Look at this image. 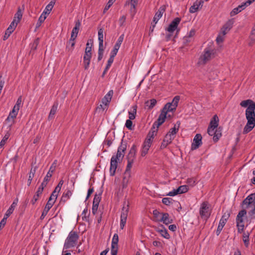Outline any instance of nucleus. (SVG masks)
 I'll use <instances>...</instances> for the list:
<instances>
[{
    "instance_id": "nucleus-24",
    "label": "nucleus",
    "mask_w": 255,
    "mask_h": 255,
    "mask_svg": "<svg viewBox=\"0 0 255 255\" xmlns=\"http://www.w3.org/2000/svg\"><path fill=\"white\" fill-rule=\"evenodd\" d=\"M232 25L233 23L231 22V21H228L223 26L219 33L225 36L227 33V32L231 29V28L232 27Z\"/></svg>"
},
{
    "instance_id": "nucleus-51",
    "label": "nucleus",
    "mask_w": 255,
    "mask_h": 255,
    "mask_svg": "<svg viewBox=\"0 0 255 255\" xmlns=\"http://www.w3.org/2000/svg\"><path fill=\"white\" fill-rule=\"evenodd\" d=\"M15 208V206H13L12 204L10 205L9 208L8 209V210L6 211L5 214H4V216L6 218H8L10 215L13 213V211L14 210V209Z\"/></svg>"
},
{
    "instance_id": "nucleus-40",
    "label": "nucleus",
    "mask_w": 255,
    "mask_h": 255,
    "mask_svg": "<svg viewBox=\"0 0 255 255\" xmlns=\"http://www.w3.org/2000/svg\"><path fill=\"white\" fill-rule=\"evenodd\" d=\"M157 101L154 99H152L145 103V107L148 109H152L156 105Z\"/></svg>"
},
{
    "instance_id": "nucleus-13",
    "label": "nucleus",
    "mask_w": 255,
    "mask_h": 255,
    "mask_svg": "<svg viewBox=\"0 0 255 255\" xmlns=\"http://www.w3.org/2000/svg\"><path fill=\"white\" fill-rule=\"evenodd\" d=\"M18 111V110L13 108L12 111L9 112V114L6 119V122L10 123L9 127H11L14 124V120L16 118Z\"/></svg>"
},
{
    "instance_id": "nucleus-57",
    "label": "nucleus",
    "mask_w": 255,
    "mask_h": 255,
    "mask_svg": "<svg viewBox=\"0 0 255 255\" xmlns=\"http://www.w3.org/2000/svg\"><path fill=\"white\" fill-rule=\"evenodd\" d=\"M187 183L190 186L193 187L196 184V180L194 178H189L187 180Z\"/></svg>"
},
{
    "instance_id": "nucleus-59",
    "label": "nucleus",
    "mask_w": 255,
    "mask_h": 255,
    "mask_svg": "<svg viewBox=\"0 0 255 255\" xmlns=\"http://www.w3.org/2000/svg\"><path fill=\"white\" fill-rule=\"evenodd\" d=\"M224 36L222 34L219 33L216 39L217 43L218 44L222 43L224 39Z\"/></svg>"
},
{
    "instance_id": "nucleus-6",
    "label": "nucleus",
    "mask_w": 255,
    "mask_h": 255,
    "mask_svg": "<svg viewBox=\"0 0 255 255\" xmlns=\"http://www.w3.org/2000/svg\"><path fill=\"white\" fill-rule=\"evenodd\" d=\"M247 213V211L245 209H242L239 211L236 217V222L239 234H241L244 230V217L246 215Z\"/></svg>"
},
{
    "instance_id": "nucleus-7",
    "label": "nucleus",
    "mask_w": 255,
    "mask_h": 255,
    "mask_svg": "<svg viewBox=\"0 0 255 255\" xmlns=\"http://www.w3.org/2000/svg\"><path fill=\"white\" fill-rule=\"evenodd\" d=\"M214 54V50L209 47L205 48L203 54L199 58V63L201 64H206L208 61L211 60Z\"/></svg>"
},
{
    "instance_id": "nucleus-5",
    "label": "nucleus",
    "mask_w": 255,
    "mask_h": 255,
    "mask_svg": "<svg viewBox=\"0 0 255 255\" xmlns=\"http://www.w3.org/2000/svg\"><path fill=\"white\" fill-rule=\"evenodd\" d=\"M154 132L155 131H149L148 133L140 150L141 156L144 157L148 153L149 148L151 147L153 141Z\"/></svg>"
},
{
    "instance_id": "nucleus-8",
    "label": "nucleus",
    "mask_w": 255,
    "mask_h": 255,
    "mask_svg": "<svg viewBox=\"0 0 255 255\" xmlns=\"http://www.w3.org/2000/svg\"><path fill=\"white\" fill-rule=\"evenodd\" d=\"M210 204L208 201L202 203L199 209V214L202 218L208 219L211 215L209 209Z\"/></svg>"
},
{
    "instance_id": "nucleus-4",
    "label": "nucleus",
    "mask_w": 255,
    "mask_h": 255,
    "mask_svg": "<svg viewBox=\"0 0 255 255\" xmlns=\"http://www.w3.org/2000/svg\"><path fill=\"white\" fill-rule=\"evenodd\" d=\"M79 237L77 232L73 231H71L65 240L63 250H67L76 246Z\"/></svg>"
},
{
    "instance_id": "nucleus-15",
    "label": "nucleus",
    "mask_w": 255,
    "mask_h": 255,
    "mask_svg": "<svg viewBox=\"0 0 255 255\" xmlns=\"http://www.w3.org/2000/svg\"><path fill=\"white\" fill-rule=\"evenodd\" d=\"M114 92L112 90H110L108 93L104 96L102 100V103L105 106L103 110L107 109L109 104L111 101Z\"/></svg>"
},
{
    "instance_id": "nucleus-21",
    "label": "nucleus",
    "mask_w": 255,
    "mask_h": 255,
    "mask_svg": "<svg viewBox=\"0 0 255 255\" xmlns=\"http://www.w3.org/2000/svg\"><path fill=\"white\" fill-rule=\"evenodd\" d=\"M173 139V137L171 138V136L166 134L161 142L160 149H163L165 148L168 145L172 143Z\"/></svg>"
},
{
    "instance_id": "nucleus-49",
    "label": "nucleus",
    "mask_w": 255,
    "mask_h": 255,
    "mask_svg": "<svg viewBox=\"0 0 255 255\" xmlns=\"http://www.w3.org/2000/svg\"><path fill=\"white\" fill-rule=\"evenodd\" d=\"M231 215V212L229 211H227L225 213H223L221 219H220L221 221H224L226 223L227 221L229 219V217Z\"/></svg>"
},
{
    "instance_id": "nucleus-32",
    "label": "nucleus",
    "mask_w": 255,
    "mask_h": 255,
    "mask_svg": "<svg viewBox=\"0 0 255 255\" xmlns=\"http://www.w3.org/2000/svg\"><path fill=\"white\" fill-rule=\"evenodd\" d=\"M137 106L136 105H134L131 107L132 110L128 111V118L129 120H133L135 118V115L136 114Z\"/></svg>"
},
{
    "instance_id": "nucleus-10",
    "label": "nucleus",
    "mask_w": 255,
    "mask_h": 255,
    "mask_svg": "<svg viewBox=\"0 0 255 255\" xmlns=\"http://www.w3.org/2000/svg\"><path fill=\"white\" fill-rule=\"evenodd\" d=\"M128 213V206H124L122 208L120 217V228L123 229L126 224L127 217Z\"/></svg>"
},
{
    "instance_id": "nucleus-18",
    "label": "nucleus",
    "mask_w": 255,
    "mask_h": 255,
    "mask_svg": "<svg viewBox=\"0 0 255 255\" xmlns=\"http://www.w3.org/2000/svg\"><path fill=\"white\" fill-rule=\"evenodd\" d=\"M17 24L14 22H11L5 31L4 35L3 36V40L7 39L9 35L13 32L16 27Z\"/></svg>"
},
{
    "instance_id": "nucleus-27",
    "label": "nucleus",
    "mask_w": 255,
    "mask_h": 255,
    "mask_svg": "<svg viewBox=\"0 0 255 255\" xmlns=\"http://www.w3.org/2000/svg\"><path fill=\"white\" fill-rule=\"evenodd\" d=\"M22 16V11L20 7H18L16 12L15 13L12 22L17 24L19 22Z\"/></svg>"
},
{
    "instance_id": "nucleus-28",
    "label": "nucleus",
    "mask_w": 255,
    "mask_h": 255,
    "mask_svg": "<svg viewBox=\"0 0 255 255\" xmlns=\"http://www.w3.org/2000/svg\"><path fill=\"white\" fill-rule=\"evenodd\" d=\"M75 39H72V38L70 37L69 41L67 42L66 49L68 52H69L70 54H71L73 50L74 46L75 45Z\"/></svg>"
},
{
    "instance_id": "nucleus-50",
    "label": "nucleus",
    "mask_w": 255,
    "mask_h": 255,
    "mask_svg": "<svg viewBox=\"0 0 255 255\" xmlns=\"http://www.w3.org/2000/svg\"><path fill=\"white\" fill-rule=\"evenodd\" d=\"M101 200V193L96 194L93 199V204L99 205Z\"/></svg>"
},
{
    "instance_id": "nucleus-23",
    "label": "nucleus",
    "mask_w": 255,
    "mask_h": 255,
    "mask_svg": "<svg viewBox=\"0 0 255 255\" xmlns=\"http://www.w3.org/2000/svg\"><path fill=\"white\" fill-rule=\"evenodd\" d=\"M219 128L212 130V133L208 132L210 135L213 136V139L214 142H217L222 136L221 130Z\"/></svg>"
},
{
    "instance_id": "nucleus-19",
    "label": "nucleus",
    "mask_w": 255,
    "mask_h": 255,
    "mask_svg": "<svg viewBox=\"0 0 255 255\" xmlns=\"http://www.w3.org/2000/svg\"><path fill=\"white\" fill-rule=\"evenodd\" d=\"M165 6L162 5L160 6L153 17V22L155 23V24H156L159 19L162 17L163 13L165 12Z\"/></svg>"
},
{
    "instance_id": "nucleus-16",
    "label": "nucleus",
    "mask_w": 255,
    "mask_h": 255,
    "mask_svg": "<svg viewBox=\"0 0 255 255\" xmlns=\"http://www.w3.org/2000/svg\"><path fill=\"white\" fill-rule=\"evenodd\" d=\"M155 231L159 233L162 237L166 239H169L170 237L167 229L163 225H160L158 227H156Z\"/></svg>"
},
{
    "instance_id": "nucleus-29",
    "label": "nucleus",
    "mask_w": 255,
    "mask_h": 255,
    "mask_svg": "<svg viewBox=\"0 0 255 255\" xmlns=\"http://www.w3.org/2000/svg\"><path fill=\"white\" fill-rule=\"evenodd\" d=\"M80 26V22L79 20H78L76 22L75 25L72 30L71 35V38H72V39L76 38L79 32Z\"/></svg>"
},
{
    "instance_id": "nucleus-35",
    "label": "nucleus",
    "mask_w": 255,
    "mask_h": 255,
    "mask_svg": "<svg viewBox=\"0 0 255 255\" xmlns=\"http://www.w3.org/2000/svg\"><path fill=\"white\" fill-rule=\"evenodd\" d=\"M250 233L249 232H244L243 235V241L246 248H248L250 245Z\"/></svg>"
},
{
    "instance_id": "nucleus-20",
    "label": "nucleus",
    "mask_w": 255,
    "mask_h": 255,
    "mask_svg": "<svg viewBox=\"0 0 255 255\" xmlns=\"http://www.w3.org/2000/svg\"><path fill=\"white\" fill-rule=\"evenodd\" d=\"M203 3L204 1L202 0L199 1L196 0L195 2H194L193 4L190 7L189 12L192 13L196 12L199 9L202 8Z\"/></svg>"
},
{
    "instance_id": "nucleus-52",
    "label": "nucleus",
    "mask_w": 255,
    "mask_h": 255,
    "mask_svg": "<svg viewBox=\"0 0 255 255\" xmlns=\"http://www.w3.org/2000/svg\"><path fill=\"white\" fill-rule=\"evenodd\" d=\"M134 161L128 160V164L126 167V171L124 173L130 174V169Z\"/></svg>"
},
{
    "instance_id": "nucleus-37",
    "label": "nucleus",
    "mask_w": 255,
    "mask_h": 255,
    "mask_svg": "<svg viewBox=\"0 0 255 255\" xmlns=\"http://www.w3.org/2000/svg\"><path fill=\"white\" fill-rule=\"evenodd\" d=\"M152 214L154 217L153 221L155 222H160V219L162 217V212H160L155 209L153 211Z\"/></svg>"
},
{
    "instance_id": "nucleus-17",
    "label": "nucleus",
    "mask_w": 255,
    "mask_h": 255,
    "mask_svg": "<svg viewBox=\"0 0 255 255\" xmlns=\"http://www.w3.org/2000/svg\"><path fill=\"white\" fill-rule=\"evenodd\" d=\"M137 147L135 144H133L127 155V160L134 161L136 157Z\"/></svg>"
},
{
    "instance_id": "nucleus-55",
    "label": "nucleus",
    "mask_w": 255,
    "mask_h": 255,
    "mask_svg": "<svg viewBox=\"0 0 255 255\" xmlns=\"http://www.w3.org/2000/svg\"><path fill=\"white\" fill-rule=\"evenodd\" d=\"M22 104V97L19 96L18 98L17 99L16 104L14 106L13 108L15 109H17L19 110L20 107H21Z\"/></svg>"
},
{
    "instance_id": "nucleus-43",
    "label": "nucleus",
    "mask_w": 255,
    "mask_h": 255,
    "mask_svg": "<svg viewBox=\"0 0 255 255\" xmlns=\"http://www.w3.org/2000/svg\"><path fill=\"white\" fill-rule=\"evenodd\" d=\"M176 190L178 194H180L187 192L189 190V188L187 185H181L176 189Z\"/></svg>"
},
{
    "instance_id": "nucleus-26",
    "label": "nucleus",
    "mask_w": 255,
    "mask_h": 255,
    "mask_svg": "<svg viewBox=\"0 0 255 255\" xmlns=\"http://www.w3.org/2000/svg\"><path fill=\"white\" fill-rule=\"evenodd\" d=\"M92 55L84 54L83 64L85 70H88L90 66Z\"/></svg>"
},
{
    "instance_id": "nucleus-61",
    "label": "nucleus",
    "mask_w": 255,
    "mask_h": 255,
    "mask_svg": "<svg viewBox=\"0 0 255 255\" xmlns=\"http://www.w3.org/2000/svg\"><path fill=\"white\" fill-rule=\"evenodd\" d=\"M241 9H239L238 7L234 8L230 12V15L231 16H233L238 13H239L240 12H241Z\"/></svg>"
},
{
    "instance_id": "nucleus-3",
    "label": "nucleus",
    "mask_w": 255,
    "mask_h": 255,
    "mask_svg": "<svg viewBox=\"0 0 255 255\" xmlns=\"http://www.w3.org/2000/svg\"><path fill=\"white\" fill-rule=\"evenodd\" d=\"M126 149L127 144L124 143L122 140L120 146L118 147L117 154L113 155L111 159L110 173L111 176L115 174L118 163L123 159Z\"/></svg>"
},
{
    "instance_id": "nucleus-31",
    "label": "nucleus",
    "mask_w": 255,
    "mask_h": 255,
    "mask_svg": "<svg viewBox=\"0 0 255 255\" xmlns=\"http://www.w3.org/2000/svg\"><path fill=\"white\" fill-rule=\"evenodd\" d=\"M52 206L53 205L51 203H49L48 202H47L45 206V208L43 209L41 215L40 216V218L41 220H43L45 218V217L47 215L48 211L52 208Z\"/></svg>"
},
{
    "instance_id": "nucleus-41",
    "label": "nucleus",
    "mask_w": 255,
    "mask_h": 255,
    "mask_svg": "<svg viewBox=\"0 0 255 255\" xmlns=\"http://www.w3.org/2000/svg\"><path fill=\"white\" fill-rule=\"evenodd\" d=\"M42 194V192L37 189L35 195L33 196L32 199L31 201V203L32 205H34L36 203V202L38 200L39 197Z\"/></svg>"
},
{
    "instance_id": "nucleus-33",
    "label": "nucleus",
    "mask_w": 255,
    "mask_h": 255,
    "mask_svg": "<svg viewBox=\"0 0 255 255\" xmlns=\"http://www.w3.org/2000/svg\"><path fill=\"white\" fill-rule=\"evenodd\" d=\"M130 178V174H127L124 173L122 180V188L125 189L127 187Z\"/></svg>"
},
{
    "instance_id": "nucleus-39",
    "label": "nucleus",
    "mask_w": 255,
    "mask_h": 255,
    "mask_svg": "<svg viewBox=\"0 0 255 255\" xmlns=\"http://www.w3.org/2000/svg\"><path fill=\"white\" fill-rule=\"evenodd\" d=\"M36 170V167L31 168L29 173L28 178L27 180V185L29 186L31 183V181L34 177Z\"/></svg>"
},
{
    "instance_id": "nucleus-9",
    "label": "nucleus",
    "mask_w": 255,
    "mask_h": 255,
    "mask_svg": "<svg viewBox=\"0 0 255 255\" xmlns=\"http://www.w3.org/2000/svg\"><path fill=\"white\" fill-rule=\"evenodd\" d=\"M180 21H181L180 18L176 17L171 21V22L169 24L168 27L166 29V30L168 31L169 33H170V34L167 35L166 36V40L167 41H168L170 38V37L172 35L173 32L177 28L178 25H179Z\"/></svg>"
},
{
    "instance_id": "nucleus-44",
    "label": "nucleus",
    "mask_w": 255,
    "mask_h": 255,
    "mask_svg": "<svg viewBox=\"0 0 255 255\" xmlns=\"http://www.w3.org/2000/svg\"><path fill=\"white\" fill-rule=\"evenodd\" d=\"M54 172V166L50 167L49 171H48L46 175L44 177V180L46 181H49L50 180V178L52 176L53 173Z\"/></svg>"
},
{
    "instance_id": "nucleus-36",
    "label": "nucleus",
    "mask_w": 255,
    "mask_h": 255,
    "mask_svg": "<svg viewBox=\"0 0 255 255\" xmlns=\"http://www.w3.org/2000/svg\"><path fill=\"white\" fill-rule=\"evenodd\" d=\"M58 108V103H54L50 110L49 116H48V120H50L52 119L56 113L57 110Z\"/></svg>"
},
{
    "instance_id": "nucleus-14",
    "label": "nucleus",
    "mask_w": 255,
    "mask_h": 255,
    "mask_svg": "<svg viewBox=\"0 0 255 255\" xmlns=\"http://www.w3.org/2000/svg\"><path fill=\"white\" fill-rule=\"evenodd\" d=\"M202 137L201 134L197 133L194 137L193 141L191 144V149L195 150L199 148L202 144Z\"/></svg>"
},
{
    "instance_id": "nucleus-47",
    "label": "nucleus",
    "mask_w": 255,
    "mask_h": 255,
    "mask_svg": "<svg viewBox=\"0 0 255 255\" xmlns=\"http://www.w3.org/2000/svg\"><path fill=\"white\" fill-rule=\"evenodd\" d=\"M10 136L9 131H7L2 140L0 142V148H2L6 143V140L8 139Z\"/></svg>"
},
{
    "instance_id": "nucleus-11",
    "label": "nucleus",
    "mask_w": 255,
    "mask_h": 255,
    "mask_svg": "<svg viewBox=\"0 0 255 255\" xmlns=\"http://www.w3.org/2000/svg\"><path fill=\"white\" fill-rule=\"evenodd\" d=\"M255 203V192L248 195L242 202V205L245 206V208H250L253 204Z\"/></svg>"
},
{
    "instance_id": "nucleus-46",
    "label": "nucleus",
    "mask_w": 255,
    "mask_h": 255,
    "mask_svg": "<svg viewBox=\"0 0 255 255\" xmlns=\"http://www.w3.org/2000/svg\"><path fill=\"white\" fill-rule=\"evenodd\" d=\"M225 224V222L221 221V220H220L219 224L218 226L217 229L216 231V235L217 236H219L220 235Z\"/></svg>"
},
{
    "instance_id": "nucleus-42",
    "label": "nucleus",
    "mask_w": 255,
    "mask_h": 255,
    "mask_svg": "<svg viewBox=\"0 0 255 255\" xmlns=\"http://www.w3.org/2000/svg\"><path fill=\"white\" fill-rule=\"evenodd\" d=\"M103 29L102 28L98 30V40H99V45L103 46V41H104V34H103Z\"/></svg>"
},
{
    "instance_id": "nucleus-58",
    "label": "nucleus",
    "mask_w": 255,
    "mask_h": 255,
    "mask_svg": "<svg viewBox=\"0 0 255 255\" xmlns=\"http://www.w3.org/2000/svg\"><path fill=\"white\" fill-rule=\"evenodd\" d=\"M250 38L253 43L255 42V25L252 28L250 35Z\"/></svg>"
},
{
    "instance_id": "nucleus-30",
    "label": "nucleus",
    "mask_w": 255,
    "mask_h": 255,
    "mask_svg": "<svg viewBox=\"0 0 255 255\" xmlns=\"http://www.w3.org/2000/svg\"><path fill=\"white\" fill-rule=\"evenodd\" d=\"M93 45V40L91 39H88L86 43V47L84 54L92 55V49Z\"/></svg>"
},
{
    "instance_id": "nucleus-54",
    "label": "nucleus",
    "mask_w": 255,
    "mask_h": 255,
    "mask_svg": "<svg viewBox=\"0 0 255 255\" xmlns=\"http://www.w3.org/2000/svg\"><path fill=\"white\" fill-rule=\"evenodd\" d=\"M103 47V46H100V45H99L98 57V60L99 61H101L103 57L104 49Z\"/></svg>"
},
{
    "instance_id": "nucleus-38",
    "label": "nucleus",
    "mask_w": 255,
    "mask_h": 255,
    "mask_svg": "<svg viewBox=\"0 0 255 255\" xmlns=\"http://www.w3.org/2000/svg\"><path fill=\"white\" fill-rule=\"evenodd\" d=\"M179 130V127L177 128L176 127V125H175L173 128H172L170 129L169 131L166 134L167 135L171 136V138L173 137L174 139L175 138L176 134Z\"/></svg>"
},
{
    "instance_id": "nucleus-62",
    "label": "nucleus",
    "mask_w": 255,
    "mask_h": 255,
    "mask_svg": "<svg viewBox=\"0 0 255 255\" xmlns=\"http://www.w3.org/2000/svg\"><path fill=\"white\" fill-rule=\"evenodd\" d=\"M119 242V236L117 234H115L113 236L112 241V244L116 245L118 244Z\"/></svg>"
},
{
    "instance_id": "nucleus-60",
    "label": "nucleus",
    "mask_w": 255,
    "mask_h": 255,
    "mask_svg": "<svg viewBox=\"0 0 255 255\" xmlns=\"http://www.w3.org/2000/svg\"><path fill=\"white\" fill-rule=\"evenodd\" d=\"M132 122L131 120H127L126 122L125 126L129 130L132 129Z\"/></svg>"
},
{
    "instance_id": "nucleus-2",
    "label": "nucleus",
    "mask_w": 255,
    "mask_h": 255,
    "mask_svg": "<svg viewBox=\"0 0 255 255\" xmlns=\"http://www.w3.org/2000/svg\"><path fill=\"white\" fill-rule=\"evenodd\" d=\"M180 98L179 96H176L174 97L171 102L168 103L164 105V107L161 110V113L157 121L153 124V126L154 127L156 126L158 128L165 122L168 112H173L176 110Z\"/></svg>"
},
{
    "instance_id": "nucleus-53",
    "label": "nucleus",
    "mask_w": 255,
    "mask_h": 255,
    "mask_svg": "<svg viewBox=\"0 0 255 255\" xmlns=\"http://www.w3.org/2000/svg\"><path fill=\"white\" fill-rule=\"evenodd\" d=\"M173 200L171 198L165 197L162 199V202L165 205L169 206L172 204Z\"/></svg>"
},
{
    "instance_id": "nucleus-56",
    "label": "nucleus",
    "mask_w": 255,
    "mask_h": 255,
    "mask_svg": "<svg viewBox=\"0 0 255 255\" xmlns=\"http://www.w3.org/2000/svg\"><path fill=\"white\" fill-rule=\"evenodd\" d=\"M118 249V244L114 245L111 244V255H117Z\"/></svg>"
},
{
    "instance_id": "nucleus-63",
    "label": "nucleus",
    "mask_w": 255,
    "mask_h": 255,
    "mask_svg": "<svg viewBox=\"0 0 255 255\" xmlns=\"http://www.w3.org/2000/svg\"><path fill=\"white\" fill-rule=\"evenodd\" d=\"M195 30L194 29H192L190 31L187 33L186 36L185 38H191L193 37L195 34Z\"/></svg>"
},
{
    "instance_id": "nucleus-12",
    "label": "nucleus",
    "mask_w": 255,
    "mask_h": 255,
    "mask_svg": "<svg viewBox=\"0 0 255 255\" xmlns=\"http://www.w3.org/2000/svg\"><path fill=\"white\" fill-rule=\"evenodd\" d=\"M219 119L217 115H215L211 119L209 127L207 129V132L212 133V130L217 129L219 125Z\"/></svg>"
},
{
    "instance_id": "nucleus-1",
    "label": "nucleus",
    "mask_w": 255,
    "mask_h": 255,
    "mask_svg": "<svg viewBox=\"0 0 255 255\" xmlns=\"http://www.w3.org/2000/svg\"><path fill=\"white\" fill-rule=\"evenodd\" d=\"M240 106L242 107H247L245 113L247 123L243 131V134H247L252 130L255 127V102L250 99L244 100L240 103Z\"/></svg>"
},
{
    "instance_id": "nucleus-25",
    "label": "nucleus",
    "mask_w": 255,
    "mask_h": 255,
    "mask_svg": "<svg viewBox=\"0 0 255 255\" xmlns=\"http://www.w3.org/2000/svg\"><path fill=\"white\" fill-rule=\"evenodd\" d=\"M160 222H162L165 225H168L173 222V220L170 219L169 215L167 213H163L162 214V217L160 219Z\"/></svg>"
},
{
    "instance_id": "nucleus-64",
    "label": "nucleus",
    "mask_w": 255,
    "mask_h": 255,
    "mask_svg": "<svg viewBox=\"0 0 255 255\" xmlns=\"http://www.w3.org/2000/svg\"><path fill=\"white\" fill-rule=\"evenodd\" d=\"M249 215L251 218H255V202L254 204V208L249 212Z\"/></svg>"
},
{
    "instance_id": "nucleus-48",
    "label": "nucleus",
    "mask_w": 255,
    "mask_h": 255,
    "mask_svg": "<svg viewBox=\"0 0 255 255\" xmlns=\"http://www.w3.org/2000/svg\"><path fill=\"white\" fill-rule=\"evenodd\" d=\"M47 15H46L45 14L42 13V14L39 17L38 21L36 23V27H39L41 25V23L44 21Z\"/></svg>"
},
{
    "instance_id": "nucleus-45",
    "label": "nucleus",
    "mask_w": 255,
    "mask_h": 255,
    "mask_svg": "<svg viewBox=\"0 0 255 255\" xmlns=\"http://www.w3.org/2000/svg\"><path fill=\"white\" fill-rule=\"evenodd\" d=\"M58 195V193H55V191H53L49 198L48 202L51 203L53 205L56 200Z\"/></svg>"
},
{
    "instance_id": "nucleus-22",
    "label": "nucleus",
    "mask_w": 255,
    "mask_h": 255,
    "mask_svg": "<svg viewBox=\"0 0 255 255\" xmlns=\"http://www.w3.org/2000/svg\"><path fill=\"white\" fill-rule=\"evenodd\" d=\"M72 194L73 190L67 189L66 191L63 193L60 202L64 204L67 200L70 199Z\"/></svg>"
},
{
    "instance_id": "nucleus-34",
    "label": "nucleus",
    "mask_w": 255,
    "mask_h": 255,
    "mask_svg": "<svg viewBox=\"0 0 255 255\" xmlns=\"http://www.w3.org/2000/svg\"><path fill=\"white\" fill-rule=\"evenodd\" d=\"M55 1L54 0H51L48 4H47L44 10V11L42 12L44 14H45L46 15H47L50 13L51 11L52 10L54 4H55Z\"/></svg>"
}]
</instances>
